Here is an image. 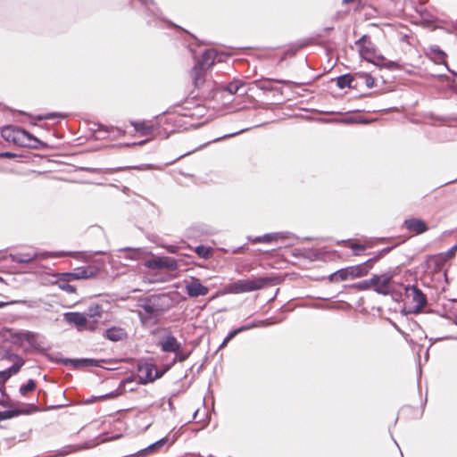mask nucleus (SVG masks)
Here are the masks:
<instances>
[{
  "label": "nucleus",
  "mask_w": 457,
  "mask_h": 457,
  "mask_svg": "<svg viewBox=\"0 0 457 457\" xmlns=\"http://www.w3.org/2000/svg\"><path fill=\"white\" fill-rule=\"evenodd\" d=\"M377 38L384 37L383 29L375 23L368 24V31L362 35L356 42L358 52L361 57L369 62L374 64H386V58L380 54H377L375 45L371 41V37Z\"/></svg>",
  "instance_id": "nucleus-1"
},
{
  "label": "nucleus",
  "mask_w": 457,
  "mask_h": 457,
  "mask_svg": "<svg viewBox=\"0 0 457 457\" xmlns=\"http://www.w3.org/2000/svg\"><path fill=\"white\" fill-rule=\"evenodd\" d=\"M380 257L381 254H378L377 257L369 259L363 263L340 269L329 275L328 280L331 283H338L347 279H354L364 277L369 274L370 270L373 267V263L378 261Z\"/></svg>",
  "instance_id": "nucleus-2"
},
{
  "label": "nucleus",
  "mask_w": 457,
  "mask_h": 457,
  "mask_svg": "<svg viewBox=\"0 0 457 457\" xmlns=\"http://www.w3.org/2000/svg\"><path fill=\"white\" fill-rule=\"evenodd\" d=\"M3 138L22 147L36 146L32 142L38 143L39 140L24 129L14 126H7L1 131Z\"/></svg>",
  "instance_id": "nucleus-3"
},
{
  "label": "nucleus",
  "mask_w": 457,
  "mask_h": 457,
  "mask_svg": "<svg viewBox=\"0 0 457 457\" xmlns=\"http://www.w3.org/2000/svg\"><path fill=\"white\" fill-rule=\"evenodd\" d=\"M400 318L403 320L402 326H398L395 322H392L389 319H387L393 326L399 331L405 338L407 342L413 343L414 339L411 337L410 332L414 334L416 339H423L426 338L427 336L425 332L422 330L419 323L412 319H409V316H400Z\"/></svg>",
  "instance_id": "nucleus-4"
},
{
  "label": "nucleus",
  "mask_w": 457,
  "mask_h": 457,
  "mask_svg": "<svg viewBox=\"0 0 457 457\" xmlns=\"http://www.w3.org/2000/svg\"><path fill=\"white\" fill-rule=\"evenodd\" d=\"M270 278H253L240 279L229 286L230 291L235 294L259 290L268 285Z\"/></svg>",
  "instance_id": "nucleus-5"
},
{
  "label": "nucleus",
  "mask_w": 457,
  "mask_h": 457,
  "mask_svg": "<svg viewBox=\"0 0 457 457\" xmlns=\"http://www.w3.org/2000/svg\"><path fill=\"white\" fill-rule=\"evenodd\" d=\"M60 353L54 354H47V358L49 361L62 363L65 366H72L75 369L82 368V367H102L101 362H104V360H96L92 358H81V359H70V358H62L58 356Z\"/></svg>",
  "instance_id": "nucleus-6"
},
{
  "label": "nucleus",
  "mask_w": 457,
  "mask_h": 457,
  "mask_svg": "<svg viewBox=\"0 0 457 457\" xmlns=\"http://www.w3.org/2000/svg\"><path fill=\"white\" fill-rule=\"evenodd\" d=\"M282 319H279L278 316H271L268 319H255L252 321L245 322L244 325L237 328L229 331L226 337H228V339L230 341L237 335L243 331L249 330L254 328H266L273 324L280 323Z\"/></svg>",
  "instance_id": "nucleus-7"
},
{
  "label": "nucleus",
  "mask_w": 457,
  "mask_h": 457,
  "mask_svg": "<svg viewBox=\"0 0 457 457\" xmlns=\"http://www.w3.org/2000/svg\"><path fill=\"white\" fill-rule=\"evenodd\" d=\"M405 295L411 304V312H420L427 305V297L416 286L405 287Z\"/></svg>",
  "instance_id": "nucleus-8"
},
{
  "label": "nucleus",
  "mask_w": 457,
  "mask_h": 457,
  "mask_svg": "<svg viewBox=\"0 0 457 457\" xmlns=\"http://www.w3.org/2000/svg\"><path fill=\"white\" fill-rule=\"evenodd\" d=\"M101 269L96 264H91L84 267L74 269L72 272H65L63 277L67 279H90L96 278Z\"/></svg>",
  "instance_id": "nucleus-9"
},
{
  "label": "nucleus",
  "mask_w": 457,
  "mask_h": 457,
  "mask_svg": "<svg viewBox=\"0 0 457 457\" xmlns=\"http://www.w3.org/2000/svg\"><path fill=\"white\" fill-rule=\"evenodd\" d=\"M96 316H64V320L68 324H74L79 331L89 330L96 331L97 321Z\"/></svg>",
  "instance_id": "nucleus-10"
},
{
  "label": "nucleus",
  "mask_w": 457,
  "mask_h": 457,
  "mask_svg": "<svg viewBox=\"0 0 457 457\" xmlns=\"http://www.w3.org/2000/svg\"><path fill=\"white\" fill-rule=\"evenodd\" d=\"M191 78L195 87L204 89L205 87L212 89L214 82L207 79V71L202 65H195L191 71Z\"/></svg>",
  "instance_id": "nucleus-11"
},
{
  "label": "nucleus",
  "mask_w": 457,
  "mask_h": 457,
  "mask_svg": "<svg viewBox=\"0 0 457 457\" xmlns=\"http://www.w3.org/2000/svg\"><path fill=\"white\" fill-rule=\"evenodd\" d=\"M155 370V366L152 363L145 362L139 364L137 366V370L139 372V384L145 385L150 382L154 381L157 378H161V374L154 375V370Z\"/></svg>",
  "instance_id": "nucleus-12"
},
{
  "label": "nucleus",
  "mask_w": 457,
  "mask_h": 457,
  "mask_svg": "<svg viewBox=\"0 0 457 457\" xmlns=\"http://www.w3.org/2000/svg\"><path fill=\"white\" fill-rule=\"evenodd\" d=\"M145 266L149 269H162L166 268L169 270H176L178 269V262L176 260L170 257H156L148 260Z\"/></svg>",
  "instance_id": "nucleus-13"
},
{
  "label": "nucleus",
  "mask_w": 457,
  "mask_h": 457,
  "mask_svg": "<svg viewBox=\"0 0 457 457\" xmlns=\"http://www.w3.org/2000/svg\"><path fill=\"white\" fill-rule=\"evenodd\" d=\"M37 411V408L35 404H25L21 408H12L5 411H0V421L12 419L19 415H28L34 411Z\"/></svg>",
  "instance_id": "nucleus-14"
},
{
  "label": "nucleus",
  "mask_w": 457,
  "mask_h": 457,
  "mask_svg": "<svg viewBox=\"0 0 457 457\" xmlns=\"http://www.w3.org/2000/svg\"><path fill=\"white\" fill-rule=\"evenodd\" d=\"M134 379L132 377H128L126 378L125 379L121 380L120 382V385L118 386L117 389L110 392V393H107L105 395H100V396H96V397H93L92 399L90 400H87V403H93L95 402V400L96 399H106V398H115L119 395H120L121 394H123L124 392H133L135 390V387H129L127 388V384H129V383H133Z\"/></svg>",
  "instance_id": "nucleus-15"
},
{
  "label": "nucleus",
  "mask_w": 457,
  "mask_h": 457,
  "mask_svg": "<svg viewBox=\"0 0 457 457\" xmlns=\"http://www.w3.org/2000/svg\"><path fill=\"white\" fill-rule=\"evenodd\" d=\"M392 278L393 275L390 274L374 275L372 277V288L378 294L387 295Z\"/></svg>",
  "instance_id": "nucleus-16"
},
{
  "label": "nucleus",
  "mask_w": 457,
  "mask_h": 457,
  "mask_svg": "<svg viewBox=\"0 0 457 457\" xmlns=\"http://www.w3.org/2000/svg\"><path fill=\"white\" fill-rule=\"evenodd\" d=\"M13 358H15L14 363L6 370L0 371V383L2 384H4L12 375L18 373L24 365V360L18 354H13Z\"/></svg>",
  "instance_id": "nucleus-17"
},
{
  "label": "nucleus",
  "mask_w": 457,
  "mask_h": 457,
  "mask_svg": "<svg viewBox=\"0 0 457 457\" xmlns=\"http://www.w3.org/2000/svg\"><path fill=\"white\" fill-rule=\"evenodd\" d=\"M186 291L191 297L206 295L209 292L208 288L202 285L197 278H192V281L186 285Z\"/></svg>",
  "instance_id": "nucleus-18"
},
{
  "label": "nucleus",
  "mask_w": 457,
  "mask_h": 457,
  "mask_svg": "<svg viewBox=\"0 0 457 457\" xmlns=\"http://www.w3.org/2000/svg\"><path fill=\"white\" fill-rule=\"evenodd\" d=\"M403 226L408 231L416 235L424 233L428 230V226L425 221L417 218L406 220Z\"/></svg>",
  "instance_id": "nucleus-19"
},
{
  "label": "nucleus",
  "mask_w": 457,
  "mask_h": 457,
  "mask_svg": "<svg viewBox=\"0 0 457 457\" xmlns=\"http://www.w3.org/2000/svg\"><path fill=\"white\" fill-rule=\"evenodd\" d=\"M159 345L163 352L173 353L179 350L181 344L178 342L173 335L168 334L160 340Z\"/></svg>",
  "instance_id": "nucleus-20"
},
{
  "label": "nucleus",
  "mask_w": 457,
  "mask_h": 457,
  "mask_svg": "<svg viewBox=\"0 0 457 457\" xmlns=\"http://www.w3.org/2000/svg\"><path fill=\"white\" fill-rule=\"evenodd\" d=\"M104 336L110 341L118 342L127 338L128 334L123 328L113 326L107 328Z\"/></svg>",
  "instance_id": "nucleus-21"
},
{
  "label": "nucleus",
  "mask_w": 457,
  "mask_h": 457,
  "mask_svg": "<svg viewBox=\"0 0 457 457\" xmlns=\"http://www.w3.org/2000/svg\"><path fill=\"white\" fill-rule=\"evenodd\" d=\"M131 126L135 129L137 132L143 136H147L152 134L155 129L156 127L151 122L146 120H134L130 122Z\"/></svg>",
  "instance_id": "nucleus-22"
},
{
  "label": "nucleus",
  "mask_w": 457,
  "mask_h": 457,
  "mask_svg": "<svg viewBox=\"0 0 457 457\" xmlns=\"http://www.w3.org/2000/svg\"><path fill=\"white\" fill-rule=\"evenodd\" d=\"M345 246L353 251L354 256H361V252L370 248L372 244L370 241H365L364 243H360L357 241H347L345 242Z\"/></svg>",
  "instance_id": "nucleus-23"
},
{
  "label": "nucleus",
  "mask_w": 457,
  "mask_h": 457,
  "mask_svg": "<svg viewBox=\"0 0 457 457\" xmlns=\"http://www.w3.org/2000/svg\"><path fill=\"white\" fill-rule=\"evenodd\" d=\"M206 112L205 106L196 104L193 109L187 110L182 115L190 118L192 120H199L205 116Z\"/></svg>",
  "instance_id": "nucleus-24"
},
{
  "label": "nucleus",
  "mask_w": 457,
  "mask_h": 457,
  "mask_svg": "<svg viewBox=\"0 0 457 457\" xmlns=\"http://www.w3.org/2000/svg\"><path fill=\"white\" fill-rule=\"evenodd\" d=\"M168 442H169V437L164 436V437L157 440L156 442L149 445L147 447L138 451L136 453V455L140 457V456H144L149 453L155 452V451L159 450L160 448H162V446H164Z\"/></svg>",
  "instance_id": "nucleus-25"
},
{
  "label": "nucleus",
  "mask_w": 457,
  "mask_h": 457,
  "mask_svg": "<svg viewBox=\"0 0 457 457\" xmlns=\"http://www.w3.org/2000/svg\"><path fill=\"white\" fill-rule=\"evenodd\" d=\"M215 53L213 50H206L204 52L201 60L195 65H202L208 71L214 63Z\"/></svg>",
  "instance_id": "nucleus-26"
},
{
  "label": "nucleus",
  "mask_w": 457,
  "mask_h": 457,
  "mask_svg": "<svg viewBox=\"0 0 457 457\" xmlns=\"http://www.w3.org/2000/svg\"><path fill=\"white\" fill-rule=\"evenodd\" d=\"M63 275L64 273H60L57 275L58 278L56 284L58 285L59 288L70 294L75 293L76 287L70 284V282L73 281L74 279H67L63 277Z\"/></svg>",
  "instance_id": "nucleus-27"
},
{
  "label": "nucleus",
  "mask_w": 457,
  "mask_h": 457,
  "mask_svg": "<svg viewBox=\"0 0 457 457\" xmlns=\"http://www.w3.org/2000/svg\"><path fill=\"white\" fill-rule=\"evenodd\" d=\"M282 238H283V237L279 233H270V234H265L262 237H256L251 239V241L255 244H257V243H271V242H277Z\"/></svg>",
  "instance_id": "nucleus-28"
},
{
  "label": "nucleus",
  "mask_w": 457,
  "mask_h": 457,
  "mask_svg": "<svg viewBox=\"0 0 457 457\" xmlns=\"http://www.w3.org/2000/svg\"><path fill=\"white\" fill-rule=\"evenodd\" d=\"M39 337L40 336L37 333L30 332V334L27 335L26 342H28L32 348L44 352L46 349L41 347V341H39Z\"/></svg>",
  "instance_id": "nucleus-29"
},
{
  "label": "nucleus",
  "mask_w": 457,
  "mask_h": 457,
  "mask_svg": "<svg viewBox=\"0 0 457 457\" xmlns=\"http://www.w3.org/2000/svg\"><path fill=\"white\" fill-rule=\"evenodd\" d=\"M355 74L353 76L351 74H345L337 78V85L340 88L345 87H352V83L353 82L355 79Z\"/></svg>",
  "instance_id": "nucleus-30"
},
{
  "label": "nucleus",
  "mask_w": 457,
  "mask_h": 457,
  "mask_svg": "<svg viewBox=\"0 0 457 457\" xmlns=\"http://www.w3.org/2000/svg\"><path fill=\"white\" fill-rule=\"evenodd\" d=\"M175 354V357L172 359L171 362L170 363V366H172L175 362H183L185 361L191 354V351L186 352L181 345L179 346V350L177 352H173Z\"/></svg>",
  "instance_id": "nucleus-31"
},
{
  "label": "nucleus",
  "mask_w": 457,
  "mask_h": 457,
  "mask_svg": "<svg viewBox=\"0 0 457 457\" xmlns=\"http://www.w3.org/2000/svg\"><path fill=\"white\" fill-rule=\"evenodd\" d=\"M244 86V82L241 80H234L229 82L225 87L224 91L228 92L230 95H237L240 88Z\"/></svg>",
  "instance_id": "nucleus-32"
},
{
  "label": "nucleus",
  "mask_w": 457,
  "mask_h": 457,
  "mask_svg": "<svg viewBox=\"0 0 457 457\" xmlns=\"http://www.w3.org/2000/svg\"><path fill=\"white\" fill-rule=\"evenodd\" d=\"M355 77L363 79L367 87L372 88L376 86V79L365 72H357Z\"/></svg>",
  "instance_id": "nucleus-33"
},
{
  "label": "nucleus",
  "mask_w": 457,
  "mask_h": 457,
  "mask_svg": "<svg viewBox=\"0 0 457 457\" xmlns=\"http://www.w3.org/2000/svg\"><path fill=\"white\" fill-rule=\"evenodd\" d=\"M36 388V382L34 379L29 378L26 384L20 386V394L26 395L29 392L33 391Z\"/></svg>",
  "instance_id": "nucleus-34"
},
{
  "label": "nucleus",
  "mask_w": 457,
  "mask_h": 457,
  "mask_svg": "<svg viewBox=\"0 0 457 457\" xmlns=\"http://www.w3.org/2000/svg\"><path fill=\"white\" fill-rule=\"evenodd\" d=\"M195 252L197 253L198 256L208 259L212 256V248L204 246V245H198Z\"/></svg>",
  "instance_id": "nucleus-35"
},
{
  "label": "nucleus",
  "mask_w": 457,
  "mask_h": 457,
  "mask_svg": "<svg viewBox=\"0 0 457 457\" xmlns=\"http://www.w3.org/2000/svg\"><path fill=\"white\" fill-rule=\"evenodd\" d=\"M353 288H355L360 291H365L372 288V278L368 280H363L358 283L352 285Z\"/></svg>",
  "instance_id": "nucleus-36"
},
{
  "label": "nucleus",
  "mask_w": 457,
  "mask_h": 457,
  "mask_svg": "<svg viewBox=\"0 0 457 457\" xmlns=\"http://www.w3.org/2000/svg\"><path fill=\"white\" fill-rule=\"evenodd\" d=\"M36 257H37L36 253H34V254H29V253L19 254V256L16 258V261L21 263H26V262L34 261L36 259Z\"/></svg>",
  "instance_id": "nucleus-37"
},
{
  "label": "nucleus",
  "mask_w": 457,
  "mask_h": 457,
  "mask_svg": "<svg viewBox=\"0 0 457 457\" xmlns=\"http://www.w3.org/2000/svg\"><path fill=\"white\" fill-rule=\"evenodd\" d=\"M30 332L31 331H28V330L16 331V332L12 334V337L16 338L17 340H24V341H26L27 340V335L30 334Z\"/></svg>",
  "instance_id": "nucleus-38"
},
{
  "label": "nucleus",
  "mask_w": 457,
  "mask_h": 457,
  "mask_svg": "<svg viewBox=\"0 0 457 457\" xmlns=\"http://www.w3.org/2000/svg\"><path fill=\"white\" fill-rule=\"evenodd\" d=\"M89 311H90L91 314H94V315L101 314V312H103V310L101 309V306L96 303L91 304L89 307Z\"/></svg>",
  "instance_id": "nucleus-39"
},
{
  "label": "nucleus",
  "mask_w": 457,
  "mask_h": 457,
  "mask_svg": "<svg viewBox=\"0 0 457 457\" xmlns=\"http://www.w3.org/2000/svg\"><path fill=\"white\" fill-rule=\"evenodd\" d=\"M56 117L63 118V116L56 114V113H46L45 115L38 116L37 119L38 120H52V119L56 118Z\"/></svg>",
  "instance_id": "nucleus-40"
},
{
  "label": "nucleus",
  "mask_w": 457,
  "mask_h": 457,
  "mask_svg": "<svg viewBox=\"0 0 457 457\" xmlns=\"http://www.w3.org/2000/svg\"><path fill=\"white\" fill-rule=\"evenodd\" d=\"M78 253H72V252H60L54 254L56 257H62V256H72L78 258Z\"/></svg>",
  "instance_id": "nucleus-41"
},
{
  "label": "nucleus",
  "mask_w": 457,
  "mask_h": 457,
  "mask_svg": "<svg viewBox=\"0 0 457 457\" xmlns=\"http://www.w3.org/2000/svg\"><path fill=\"white\" fill-rule=\"evenodd\" d=\"M170 364L167 365L162 370H158L157 369H155L154 371V375H157V374H161V378L163 376V374L168 370H170Z\"/></svg>",
  "instance_id": "nucleus-42"
},
{
  "label": "nucleus",
  "mask_w": 457,
  "mask_h": 457,
  "mask_svg": "<svg viewBox=\"0 0 457 457\" xmlns=\"http://www.w3.org/2000/svg\"><path fill=\"white\" fill-rule=\"evenodd\" d=\"M15 156L14 154H12V153H9V152H5V153H1L0 154V158H13Z\"/></svg>",
  "instance_id": "nucleus-43"
},
{
  "label": "nucleus",
  "mask_w": 457,
  "mask_h": 457,
  "mask_svg": "<svg viewBox=\"0 0 457 457\" xmlns=\"http://www.w3.org/2000/svg\"><path fill=\"white\" fill-rule=\"evenodd\" d=\"M449 319V321L457 325V316H445Z\"/></svg>",
  "instance_id": "nucleus-44"
},
{
  "label": "nucleus",
  "mask_w": 457,
  "mask_h": 457,
  "mask_svg": "<svg viewBox=\"0 0 457 457\" xmlns=\"http://www.w3.org/2000/svg\"><path fill=\"white\" fill-rule=\"evenodd\" d=\"M229 342V340L228 339V337H225L222 341V343L220 344V345L219 346V349L226 346L228 345V343Z\"/></svg>",
  "instance_id": "nucleus-45"
},
{
  "label": "nucleus",
  "mask_w": 457,
  "mask_h": 457,
  "mask_svg": "<svg viewBox=\"0 0 457 457\" xmlns=\"http://www.w3.org/2000/svg\"><path fill=\"white\" fill-rule=\"evenodd\" d=\"M14 353H7L6 358L9 360H13L15 361V358H13Z\"/></svg>",
  "instance_id": "nucleus-46"
},
{
  "label": "nucleus",
  "mask_w": 457,
  "mask_h": 457,
  "mask_svg": "<svg viewBox=\"0 0 457 457\" xmlns=\"http://www.w3.org/2000/svg\"><path fill=\"white\" fill-rule=\"evenodd\" d=\"M151 317H152V316H150V315H147V316H140L142 322H144L145 320H148V319H149V318H151Z\"/></svg>",
  "instance_id": "nucleus-47"
},
{
  "label": "nucleus",
  "mask_w": 457,
  "mask_h": 457,
  "mask_svg": "<svg viewBox=\"0 0 457 457\" xmlns=\"http://www.w3.org/2000/svg\"><path fill=\"white\" fill-rule=\"evenodd\" d=\"M145 4H149L153 3V0H140Z\"/></svg>",
  "instance_id": "nucleus-48"
},
{
  "label": "nucleus",
  "mask_w": 457,
  "mask_h": 457,
  "mask_svg": "<svg viewBox=\"0 0 457 457\" xmlns=\"http://www.w3.org/2000/svg\"><path fill=\"white\" fill-rule=\"evenodd\" d=\"M65 406V404H60V405H56V406H51L49 407V409H57V408H61V407H63Z\"/></svg>",
  "instance_id": "nucleus-49"
},
{
  "label": "nucleus",
  "mask_w": 457,
  "mask_h": 457,
  "mask_svg": "<svg viewBox=\"0 0 457 457\" xmlns=\"http://www.w3.org/2000/svg\"><path fill=\"white\" fill-rule=\"evenodd\" d=\"M343 2L345 4H350V3L353 2V0H343Z\"/></svg>",
  "instance_id": "nucleus-50"
},
{
  "label": "nucleus",
  "mask_w": 457,
  "mask_h": 457,
  "mask_svg": "<svg viewBox=\"0 0 457 457\" xmlns=\"http://www.w3.org/2000/svg\"><path fill=\"white\" fill-rule=\"evenodd\" d=\"M146 312H149V313H153V312H154V310H153V309H150V308H149V309L147 308V309H146Z\"/></svg>",
  "instance_id": "nucleus-51"
},
{
  "label": "nucleus",
  "mask_w": 457,
  "mask_h": 457,
  "mask_svg": "<svg viewBox=\"0 0 457 457\" xmlns=\"http://www.w3.org/2000/svg\"><path fill=\"white\" fill-rule=\"evenodd\" d=\"M65 314H71V315H73V314H79V312H66Z\"/></svg>",
  "instance_id": "nucleus-52"
},
{
  "label": "nucleus",
  "mask_w": 457,
  "mask_h": 457,
  "mask_svg": "<svg viewBox=\"0 0 457 457\" xmlns=\"http://www.w3.org/2000/svg\"><path fill=\"white\" fill-rule=\"evenodd\" d=\"M385 63H386V64H384V65H385V66H386V65H387V67H390V64H393V62H389V64H387L386 62H385Z\"/></svg>",
  "instance_id": "nucleus-53"
},
{
  "label": "nucleus",
  "mask_w": 457,
  "mask_h": 457,
  "mask_svg": "<svg viewBox=\"0 0 457 457\" xmlns=\"http://www.w3.org/2000/svg\"><path fill=\"white\" fill-rule=\"evenodd\" d=\"M385 63H386V64H384V65H385V66H386V65H387V67H390V64H393V62H389V64H387L386 62H385Z\"/></svg>",
  "instance_id": "nucleus-54"
},
{
  "label": "nucleus",
  "mask_w": 457,
  "mask_h": 457,
  "mask_svg": "<svg viewBox=\"0 0 457 457\" xmlns=\"http://www.w3.org/2000/svg\"><path fill=\"white\" fill-rule=\"evenodd\" d=\"M130 384H131V383L127 384V388H129V387H133Z\"/></svg>",
  "instance_id": "nucleus-55"
},
{
  "label": "nucleus",
  "mask_w": 457,
  "mask_h": 457,
  "mask_svg": "<svg viewBox=\"0 0 457 457\" xmlns=\"http://www.w3.org/2000/svg\"><path fill=\"white\" fill-rule=\"evenodd\" d=\"M455 248L457 249V245L455 246Z\"/></svg>",
  "instance_id": "nucleus-56"
}]
</instances>
